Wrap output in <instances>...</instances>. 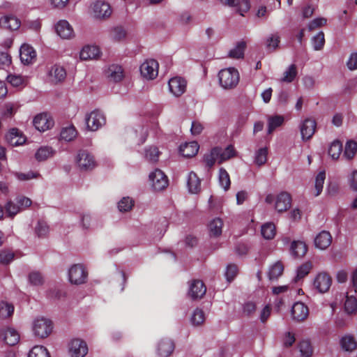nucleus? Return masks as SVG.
Listing matches in <instances>:
<instances>
[{
    "instance_id": "obj_19",
    "label": "nucleus",
    "mask_w": 357,
    "mask_h": 357,
    "mask_svg": "<svg viewBox=\"0 0 357 357\" xmlns=\"http://www.w3.org/2000/svg\"><path fill=\"white\" fill-rule=\"evenodd\" d=\"M105 76L110 82H119L124 77L123 70L121 66L111 65L106 70Z\"/></svg>"
},
{
    "instance_id": "obj_12",
    "label": "nucleus",
    "mask_w": 357,
    "mask_h": 357,
    "mask_svg": "<svg viewBox=\"0 0 357 357\" xmlns=\"http://www.w3.org/2000/svg\"><path fill=\"white\" fill-rule=\"evenodd\" d=\"M54 28L57 35L62 39L70 40L75 36L73 26L66 20H61L58 21L56 23Z\"/></svg>"
},
{
    "instance_id": "obj_32",
    "label": "nucleus",
    "mask_w": 357,
    "mask_h": 357,
    "mask_svg": "<svg viewBox=\"0 0 357 357\" xmlns=\"http://www.w3.org/2000/svg\"><path fill=\"white\" fill-rule=\"evenodd\" d=\"M340 345L343 350L349 352L357 348V342L353 335H345L340 340Z\"/></svg>"
},
{
    "instance_id": "obj_62",
    "label": "nucleus",
    "mask_w": 357,
    "mask_h": 357,
    "mask_svg": "<svg viewBox=\"0 0 357 357\" xmlns=\"http://www.w3.org/2000/svg\"><path fill=\"white\" fill-rule=\"evenodd\" d=\"M133 204L134 202L131 198L128 197H123L119 202L118 208L121 211L126 212L132 208Z\"/></svg>"
},
{
    "instance_id": "obj_31",
    "label": "nucleus",
    "mask_w": 357,
    "mask_h": 357,
    "mask_svg": "<svg viewBox=\"0 0 357 357\" xmlns=\"http://www.w3.org/2000/svg\"><path fill=\"white\" fill-rule=\"evenodd\" d=\"M223 221L216 218L213 219L208 224V230L211 236L218 237L222 234Z\"/></svg>"
},
{
    "instance_id": "obj_60",
    "label": "nucleus",
    "mask_w": 357,
    "mask_h": 357,
    "mask_svg": "<svg viewBox=\"0 0 357 357\" xmlns=\"http://www.w3.org/2000/svg\"><path fill=\"white\" fill-rule=\"evenodd\" d=\"M29 282L32 285L40 286L43 284L44 279L40 273L33 271L29 275Z\"/></svg>"
},
{
    "instance_id": "obj_11",
    "label": "nucleus",
    "mask_w": 357,
    "mask_h": 357,
    "mask_svg": "<svg viewBox=\"0 0 357 357\" xmlns=\"http://www.w3.org/2000/svg\"><path fill=\"white\" fill-rule=\"evenodd\" d=\"M87 344L82 340H72L68 345V351L71 357H84L88 353Z\"/></svg>"
},
{
    "instance_id": "obj_53",
    "label": "nucleus",
    "mask_w": 357,
    "mask_h": 357,
    "mask_svg": "<svg viewBox=\"0 0 357 357\" xmlns=\"http://www.w3.org/2000/svg\"><path fill=\"white\" fill-rule=\"evenodd\" d=\"M219 182L225 190L229 188L231 184L229 175L223 168H220L219 170Z\"/></svg>"
},
{
    "instance_id": "obj_48",
    "label": "nucleus",
    "mask_w": 357,
    "mask_h": 357,
    "mask_svg": "<svg viewBox=\"0 0 357 357\" xmlns=\"http://www.w3.org/2000/svg\"><path fill=\"white\" fill-rule=\"evenodd\" d=\"M326 178L325 172L322 171L318 173L315 178V192L314 196H318L321 194L323 190L324 181Z\"/></svg>"
},
{
    "instance_id": "obj_37",
    "label": "nucleus",
    "mask_w": 357,
    "mask_h": 357,
    "mask_svg": "<svg viewBox=\"0 0 357 357\" xmlns=\"http://www.w3.org/2000/svg\"><path fill=\"white\" fill-rule=\"evenodd\" d=\"M236 155V151L233 146L229 145L225 149H222L221 147H218V156H219V163H222L224 161H226Z\"/></svg>"
},
{
    "instance_id": "obj_15",
    "label": "nucleus",
    "mask_w": 357,
    "mask_h": 357,
    "mask_svg": "<svg viewBox=\"0 0 357 357\" xmlns=\"http://www.w3.org/2000/svg\"><path fill=\"white\" fill-rule=\"evenodd\" d=\"M317 128L316 121L310 118L305 119L300 126V130L303 140H308L315 132Z\"/></svg>"
},
{
    "instance_id": "obj_26",
    "label": "nucleus",
    "mask_w": 357,
    "mask_h": 357,
    "mask_svg": "<svg viewBox=\"0 0 357 357\" xmlns=\"http://www.w3.org/2000/svg\"><path fill=\"white\" fill-rule=\"evenodd\" d=\"M199 149V146L197 142H186L181 144L179 148L181 154L186 158L195 156Z\"/></svg>"
},
{
    "instance_id": "obj_42",
    "label": "nucleus",
    "mask_w": 357,
    "mask_h": 357,
    "mask_svg": "<svg viewBox=\"0 0 357 357\" xmlns=\"http://www.w3.org/2000/svg\"><path fill=\"white\" fill-rule=\"evenodd\" d=\"M160 151L156 146H150L144 149V158L149 162H155L158 160Z\"/></svg>"
},
{
    "instance_id": "obj_21",
    "label": "nucleus",
    "mask_w": 357,
    "mask_h": 357,
    "mask_svg": "<svg viewBox=\"0 0 357 357\" xmlns=\"http://www.w3.org/2000/svg\"><path fill=\"white\" fill-rule=\"evenodd\" d=\"M291 314L294 319L303 321L305 319L309 314L308 307L302 302H296L292 306Z\"/></svg>"
},
{
    "instance_id": "obj_47",
    "label": "nucleus",
    "mask_w": 357,
    "mask_h": 357,
    "mask_svg": "<svg viewBox=\"0 0 357 357\" xmlns=\"http://www.w3.org/2000/svg\"><path fill=\"white\" fill-rule=\"evenodd\" d=\"M8 82L13 86H24L26 84V79L20 75L10 74L7 77Z\"/></svg>"
},
{
    "instance_id": "obj_35",
    "label": "nucleus",
    "mask_w": 357,
    "mask_h": 357,
    "mask_svg": "<svg viewBox=\"0 0 357 357\" xmlns=\"http://www.w3.org/2000/svg\"><path fill=\"white\" fill-rule=\"evenodd\" d=\"M284 266L280 261H276L268 269V275L270 280H277L282 275Z\"/></svg>"
},
{
    "instance_id": "obj_1",
    "label": "nucleus",
    "mask_w": 357,
    "mask_h": 357,
    "mask_svg": "<svg viewBox=\"0 0 357 357\" xmlns=\"http://www.w3.org/2000/svg\"><path fill=\"white\" fill-rule=\"evenodd\" d=\"M218 77L220 86L225 90L235 89L240 80L238 70L233 67L222 69L219 71Z\"/></svg>"
},
{
    "instance_id": "obj_39",
    "label": "nucleus",
    "mask_w": 357,
    "mask_h": 357,
    "mask_svg": "<svg viewBox=\"0 0 357 357\" xmlns=\"http://www.w3.org/2000/svg\"><path fill=\"white\" fill-rule=\"evenodd\" d=\"M54 154V151L49 146H42L37 150L35 154L36 159L39 161H44Z\"/></svg>"
},
{
    "instance_id": "obj_16",
    "label": "nucleus",
    "mask_w": 357,
    "mask_h": 357,
    "mask_svg": "<svg viewBox=\"0 0 357 357\" xmlns=\"http://www.w3.org/2000/svg\"><path fill=\"white\" fill-rule=\"evenodd\" d=\"M20 57L22 63L29 65L36 61V52L32 46L23 44L20 50Z\"/></svg>"
},
{
    "instance_id": "obj_40",
    "label": "nucleus",
    "mask_w": 357,
    "mask_h": 357,
    "mask_svg": "<svg viewBox=\"0 0 357 357\" xmlns=\"http://www.w3.org/2000/svg\"><path fill=\"white\" fill-rule=\"evenodd\" d=\"M342 152V145L338 140L333 141L328 148V155L333 160H337Z\"/></svg>"
},
{
    "instance_id": "obj_14",
    "label": "nucleus",
    "mask_w": 357,
    "mask_h": 357,
    "mask_svg": "<svg viewBox=\"0 0 357 357\" xmlns=\"http://www.w3.org/2000/svg\"><path fill=\"white\" fill-rule=\"evenodd\" d=\"M206 288L202 280H195L190 284L188 295L193 300L202 298L206 294Z\"/></svg>"
},
{
    "instance_id": "obj_29",
    "label": "nucleus",
    "mask_w": 357,
    "mask_h": 357,
    "mask_svg": "<svg viewBox=\"0 0 357 357\" xmlns=\"http://www.w3.org/2000/svg\"><path fill=\"white\" fill-rule=\"evenodd\" d=\"M187 185L190 193L196 194L200 191L201 181L195 172H192L188 174Z\"/></svg>"
},
{
    "instance_id": "obj_17",
    "label": "nucleus",
    "mask_w": 357,
    "mask_h": 357,
    "mask_svg": "<svg viewBox=\"0 0 357 357\" xmlns=\"http://www.w3.org/2000/svg\"><path fill=\"white\" fill-rule=\"evenodd\" d=\"M33 125L38 130L44 132L53 126L54 121L47 114H40L34 118Z\"/></svg>"
},
{
    "instance_id": "obj_56",
    "label": "nucleus",
    "mask_w": 357,
    "mask_h": 357,
    "mask_svg": "<svg viewBox=\"0 0 357 357\" xmlns=\"http://www.w3.org/2000/svg\"><path fill=\"white\" fill-rule=\"evenodd\" d=\"M312 268V264L310 261H307L301 265L297 269L296 279L300 280L305 277L310 273Z\"/></svg>"
},
{
    "instance_id": "obj_44",
    "label": "nucleus",
    "mask_w": 357,
    "mask_h": 357,
    "mask_svg": "<svg viewBox=\"0 0 357 357\" xmlns=\"http://www.w3.org/2000/svg\"><path fill=\"white\" fill-rule=\"evenodd\" d=\"M28 357H50V356L45 347L36 345L30 350Z\"/></svg>"
},
{
    "instance_id": "obj_7",
    "label": "nucleus",
    "mask_w": 357,
    "mask_h": 357,
    "mask_svg": "<svg viewBox=\"0 0 357 357\" xmlns=\"http://www.w3.org/2000/svg\"><path fill=\"white\" fill-rule=\"evenodd\" d=\"M149 181L152 188L155 191L162 190L168 185L167 176L159 169H156L150 173Z\"/></svg>"
},
{
    "instance_id": "obj_61",
    "label": "nucleus",
    "mask_w": 357,
    "mask_h": 357,
    "mask_svg": "<svg viewBox=\"0 0 357 357\" xmlns=\"http://www.w3.org/2000/svg\"><path fill=\"white\" fill-rule=\"evenodd\" d=\"M279 43L280 37L278 34H272L266 38V48L270 51H273L278 47Z\"/></svg>"
},
{
    "instance_id": "obj_54",
    "label": "nucleus",
    "mask_w": 357,
    "mask_h": 357,
    "mask_svg": "<svg viewBox=\"0 0 357 357\" xmlns=\"http://www.w3.org/2000/svg\"><path fill=\"white\" fill-rule=\"evenodd\" d=\"M50 8L55 10H63L69 3L70 0H47Z\"/></svg>"
},
{
    "instance_id": "obj_10",
    "label": "nucleus",
    "mask_w": 357,
    "mask_h": 357,
    "mask_svg": "<svg viewBox=\"0 0 357 357\" xmlns=\"http://www.w3.org/2000/svg\"><path fill=\"white\" fill-rule=\"evenodd\" d=\"M140 73L146 79H153L158 74V63L154 59L146 60L140 66Z\"/></svg>"
},
{
    "instance_id": "obj_34",
    "label": "nucleus",
    "mask_w": 357,
    "mask_h": 357,
    "mask_svg": "<svg viewBox=\"0 0 357 357\" xmlns=\"http://www.w3.org/2000/svg\"><path fill=\"white\" fill-rule=\"evenodd\" d=\"M356 153L357 142L354 140L347 141L344 146L343 157L347 160H351L355 157Z\"/></svg>"
},
{
    "instance_id": "obj_2",
    "label": "nucleus",
    "mask_w": 357,
    "mask_h": 357,
    "mask_svg": "<svg viewBox=\"0 0 357 357\" xmlns=\"http://www.w3.org/2000/svg\"><path fill=\"white\" fill-rule=\"evenodd\" d=\"M112 13L110 4L105 1L98 0L91 3L89 8L90 16L98 20L108 19Z\"/></svg>"
},
{
    "instance_id": "obj_36",
    "label": "nucleus",
    "mask_w": 357,
    "mask_h": 357,
    "mask_svg": "<svg viewBox=\"0 0 357 357\" xmlns=\"http://www.w3.org/2000/svg\"><path fill=\"white\" fill-rule=\"evenodd\" d=\"M246 47V43L244 41H240L229 52V56L231 59H239L243 58L244 52Z\"/></svg>"
},
{
    "instance_id": "obj_63",
    "label": "nucleus",
    "mask_w": 357,
    "mask_h": 357,
    "mask_svg": "<svg viewBox=\"0 0 357 357\" xmlns=\"http://www.w3.org/2000/svg\"><path fill=\"white\" fill-rule=\"evenodd\" d=\"M80 225L83 229H91L93 227V218L87 213H83L80 216Z\"/></svg>"
},
{
    "instance_id": "obj_64",
    "label": "nucleus",
    "mask_w": 357,
    "mask_h": 357,
    "mask_svg": "<svg viewBox=\"0 0 357 357\" xmlns=\"http://www.w3.org/2000/svg\"><path fill=\"white\" fill-rule=\"evenodd\" d=\"M36 234L39 237L45 236L49 233V227L43 221H38L35 227Z\"/></svg>"
},
{
    "instance_id": "obj_6",
    "label": "nucleus",
    "mask_w": 357,
    "mask_h": 357,
    "mask_svg": "<svg viewBox=\"0 0 357 357\" xmlns=\"http://www.w3.org/2000/svg\"><path fill=\"white\" fill-rule=\"evenodd\" d=\"M68 280L73 284H82L86 282L88 277V272L86 271L84 265L77 264L71 266L68 272Z\"/></svg>"
},
{
    "instance_id": "obj_20",
    "label": "nucleus",
    "mask_w": 357,
    "mask_h": 357,
    "mask_svg": "<svg viewBox=\"0 0 357 357\" xmlns=\"http://www.w3.org/2000/svg\"><path fill=\"white\" fill-rule=\"evenodd\" d=\"M66 77V71L63 66L54 65L48 71L50 82L56 84L63 82Z\"/></svg>"
},
{
    "instance_id": "obj_3",
    "label": "nucleus",
    "mask_w": 357,
    "mask_h": 357,
    "mask_svg": "<svg viewBox=\"0 0 357 357\" xmlns=\"http://www.w3.org/2000/svg\"><path fill=\"white\" fill-rule=\"evenodd\" d=\"M84 121L86 129L89 131L95 132L105 124L106 119L101 111L95 109L86 114Z\"/></svg>"
},
{
    "instance_id": "obj_13",
    "label": "nucleus",
    "mask_w": 357,
    "mask_h": 357,
    "mask_svg": "<svg viewBox=\"0 0 357 357\" xmlns=\"http://www.w3.org/2000/svg\"><path fill=\"white\" fill-rule=\"evenodd\" d=\"M168 86L169 92L176 97L183 94L186 90L187 82L181 77H174L169 80Z\"/></svg>"
},
{
    "instance_id": "obj_59",
    "label": "nucleus",
    "mask_w": 357,
    "mask_h": 357,
    "mask_svg": "<svg viewBox=\"0 0 357 357\" xmlns=\"http://www.w3.org/2000/svg\"><path fill=\"white\" fill-rule=\"evenodd\" d=\"M5 210L8 216L13 218L17 215L21 210L20 206L17 204V202H8L5 206Z\"/></svg>"
},
{
    "instance_id": "obj_46",
    "label": "nucleus",
    "mask_w": 357,
    "mask_h": 357,
    "mask_svg": "<svg viewBox=\"0 0 357 357\" xmlns=\"http://www.w3.org/2000/svg\"><path fill=\"white\" fill-rule=\"evenodd\" d=\"M14 311L13 305L5 302L0 301V318L6 319L11 316Z\"/></svg>"
},
{
    "instance_id": "obj_4",
    "label": "nucleus",
    "mask_w": 357,
    "mask_h": 357,
    "mask_svg": "<svg viewBox=\"0 0 357 357\" xmlns=\"http://www.w3.org/2000/svg\"><path fill=\"white\" fill-rule=\"evenodd\" d=\"M53 325L51 320L45 317L36 318L32 324V330L35 336L39 338H45L52 331Z\"/></svg>"
},
{
    "instance_id": "obj_5",
    "label": "nucleus",
    "mask_w": 357,
    "mask_h": 357,
    "mask_svg": "<svg viewBox=\"0 0 357 357\" xmlns=\"http://www.w3.org/2000/svg\"><path fill=\"white\" fill-rule=\"evenodd\" d=\"M267 204L275 203V209L278 213H282L288 210L291 204V197L287 192H282L275 197L273 195H268L265 198Z\"/></svg>"
},
{
    "instance_id": "obj_55",
    "label": "nucleus",
    "mask_w": 357,
    "mask_h": 357,
    "mask_svg": "<svg viewBox=\"0 0 357 357\" xmlns=\"http://www.w3.org/2000/svg\"><path fill=\"white\" fill-rule=\"evenodd\" d=\"M14 176L20 181H26L33 178H38L40 175L38 172L29 171L26 173L15 172Z\"/></svg>"
},
{
    "instance_id": "obj_41",
    "label": "nucleus",
    "mask_w": 357,
    "mask_h": 357,
    "mask_svg": "<svg viewBox=\"0 0 357 357\" xmlns=\"http://www.w3.org/2000/svg\"><path fill=\"white\" fill-rule=\"evenodd\" d=\"M344 311L348 314L357 312V299L354 296H347L344 302Z\"/></svg>"
},
{
    "instance_id": "obj_22",
    "label": "nucleus",
    "mask_w": 357,
    "mask_h": 357,
    "mask_svg": "<svg viewBox=\"0 0 357 357\" xmlns=\"http://www.w3.org/2000/svg\"><path fill=\"white\" fill-rule=\"evenodd\" d=\"M100 55V50L96 45H86L79 52V58L82 60H92L98 59Z\"/></svg>"
},
{
    "instance_id": "obj_45",
    "label": "nucleus",
    "mask_w": 357,
    "mask_h": 357,
    "mask_svg": "<svg viewBox=\"0 0 357 357\" xmlns=\"http://www.w3.org/2000/svg\"><path fill=\"white\" fill-rule=\"evenodd\" d=\"M126 37V31L121 26L114 27L110 31V38L114 41H121Z\"/></svg>"
},
{
    "instance_id": "obj_57",
    "label": "nucleus",
    "mask_w": 357,
    "mask_h": 357,
    "mask_svg": "<svg viewBox=\"0 0 357 357\" xmlns=\"http://www.w3.org/2000/svg\"><path fill=\"white\" fill-rule=\"evenodd\" d=\"M298 347L302 357L311 356L312 354V348L309 341L303 340L301 342Z\"/></svg>"
},
{
    "instance_id": "obj_9",
    "label": "nucleus",
    "mask_w": 357,
    "mask_h": 357,
    "mask_svg": "<svg viewBox=\"0 0 357 357\" xmlns=\"http://www.w3.org/2000/svg\"><path fill=\"white\" fill-rule=\"evenodd\" d=\"M76 163L82 170H91L96 165L93 156L86 151H79L76 156Z\"/></svg>"
},
{
    "instance_id": "obj_18",
    "label": "nucleus",
    "mask_w": 357,
    "mask_h": 357,
    "mask_svg": "<svg viewBox=\"0 0 357 357\" xmlns=\"http://www.w3.org/2000/svg\"><path fill=\"white\" fill-rule=\"evenodd\" d=\"M332 239L330 232L321 231L316 235L314 239V246L319 250H324L331 245Z\"/></svg>"
},
{
    "instance_id": "obj_27",
    "label": "nucleus",
    "mask_w": 357,
    "mask_h": 357,
    "mask_svg": "<svg viewBox=\"0 0 357 357\" xmlns=\"http://www.w3.org/2000/svg\"><path fill=\"white\" fill-rule=\"evenodd\" d=\"M1 336L4 342L10 346H13L17 344L20 341V334L18 332L12 328H8L3 330L1 333Z\"/></svg>"
},
{
    "instance_id": "obj_24",
    "label": "nucleus",
    "mask_w": 357,
    "mask_h": 357,
    "mask_svg": "<svg viewBox=\"0 0 357 357\" xmlns=\"http://www.w3.org/2000/svg\"><path fill=\"white\" fill-rule=\"evenodd\" d=\"M174 349V344L171 340L162 339L157 345V352L160 357H167Z\"/></svg>"
},
{
    "instance_id": "obj_38",
    "label": "nucleus",
    "mask_w": 357,
    "mask_h": 357,
    "mask_svg": "<svg viewBox=\"0 0 357 357\" xmlns=\"http://www.w3.org/2000/svg\"><path fill=\"white\" fill-rule=\"evenodd\" d=\"M284 119L282 115H274L268 117V133L271 134L273 130L282 126Z\"/></svg>"
},
{
    "instance_id": "obj_50",
    "label": "nucleus",
    "mask_w": 357,
    "mask_h": 357,
    "mask_svg": "<svg viewBox=\"0 0 357 357\" xmlns=\"http://www.w3.org/2000/svg\"><path fill=\"white\" fill-rule=\"evenodd\" d=\"M268 149L267 148H261L255 153V162L261 166L264 165L267 161Z\"/></svg>"
},
{
    "instance_id": "obj_25",
    "label": "nucleus",
    "mask_w": 357,
    "mask_h": 357,
    "mask_svg": "<svg viewBox=\"0 0 357 357\" xmlns=\"http://www.w3.org/2000/svg\"><path fill=\"white\" fill-rule=\"evenodd\" d=\"M20 26V21L15 16L6 15L0 18V27L11 31L17 30Z\"/></svg>"
},
{
    "instance_id": "obj_30",
    "label": "nucleus",
    "mask_w": 357,
    "mask_h": 357,
    "mask_svg": "<svg viewBox=\"0 0 357 357\" xmlns=\"http://www.w3.org/2000/svg\"><path fill=\"white\" fill-rule=\"evenodd\" d=\"M77 130L73 125L63 127L60 132V139L65 142H72L77 136Z\"/></svg>"
},
{
    "instance_id": "obj_23",
    "label": "nucleus",
    "mask_w": 357,
    "mask_h": 357,
    "mask_svg": "<svg viewBox=\"0 0 357 357\" xmlns=\"http://www.w3.org/2000/svg\"><path fill=\"white\" fill-rule=\"evenodd\" d=\"M6 138L8 143L13 146L22 145L26 141V137L17 128L10 129Z\"/></svg>"
},
{
    "instance_id": "obj_43",
    "label": "nucleus",
    "mask_w": 357,
    "mask_h": 357,
    "mask_svg": "<svg viewBox=\"0 0 357 357\" xmlns=\"http://www.w3.org/2000/svg\"><path fill=\"white\" fill-rule=\"evenodd\" d=\"M297 68L295 64L290 65L284 72L281 82L290 83L292 82L297 75Z\"/></svg>"
},
{
    "instance_id": "obj_49",
    "label": "nucleus",
    "mask_w": 357,
    "mask_h": 357,
    "mask_svg": "<svg viewBox=\"0 0 357 357\" xmlns=\"http://www.w3.org/2000/svg\"><path fill=\"white\" fill-rule=\"evenodd\" d=\"M261 234L266 239H272L275 235V227L273 223H266L261 227Z\"/></svg>"
},
{
    "instance_id": "obj_8",
    "label": "nucleus",
    "mask_w": 357,
    "mask_h": 357,
    "mask_svg": "<svg viewBox=\"0 0 357 357\" xmlns=\"http://www.w3.org/2000/svg\"><path fill=\"white\" fill-rule=\"evenodd\" d=\"M312 284L314 289L319 293L324 294L329 290L332 284V278L326 272H320L315 275Z\"/></svg>"
},
{
    "instance_id": "obj_52",
    "label": "nucleus",
    "mask_w": 357,
    "mask_h": 357,
    "mask_svg": "<svg viewBox=\"0 0 357 357\" xmlns=\"http://www.w3.org/2000/svg\"><path fill=\"white\" fill-rule=\"evenodd\" d=\"M15 257V254L10 250H0V264L7 265L11 263Z\"/></svg>"
},
{
    "instance_id": "obj_51",
    "label": "nucleus",
    "mask_w": 357,
    "mask_h": 357,
    "mask_svg": "<svg viewBox=\"0 0 357 357\" xmlns=\"http://www.w3.org/2000/svg\"><path fill=\"white\" fill-rule=\"evenodd\" d=\"M190 321L194 326H200L205 321V314L203 310L200 309H196L194 310Z\"/></svg>"
},
{
    "instance_id": "obj_33",
    "label": "nucleus",
    "mask_w": 357,
    "mask_h": 357,
    "mask_svg": "<svg viewBox=\"0 0 357 357\" xmlns=\"http://www.w3.org/2000/svg\"><path fill=\"white\" fill-rule=\"evenodd\" d=\"M203 161L208 168L213 167L216 161L219 163L218 146L211 149L208 153L204 154Z\"/></svg>"
},
{
    "instance_id": "obj_28",
    "label": "nucleus",
    "mask_w": 357,
    "mask_h": 357,
    "mask_svg": "<svg viewBox=\"0 0 357 357\" xmlns=\"http://www.w3.org/2000/svg\"><path fill=\"white\" fill-rule=\"evenodd\" d=\"M306 244L302 241H294L291 243L290 251L295 257H303L307 252Z\"/></svg>"
},
{
    "instance_id": "obj_58",
    "label": "nucleus",
    "mask_w": 357,
    "mask_h": 357,
    "mask_svg": "<svg viewBox=\"0 0 357 357\" xmlns=\"http://www.w3.org/2000/svg\"><path fill=\"white\" fill-rule=\"evenodd\" d=\"M312 45L314 50H320L323 48L325 43L324 33L323 31L319 32L312 38Z\"/></svg>"
}]
</instances>
